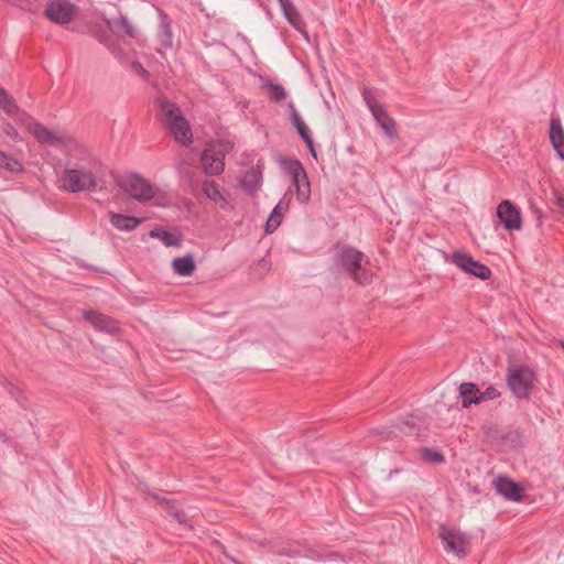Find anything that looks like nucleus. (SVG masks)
Wrapping results in <instances>:
<instances>
[{
	"mask_svg": "<svg viewBox=\"0 0 564 564\" xmlns=\"http://www.w3.org/2000/svg\"><path fill=\"white\" fill-rule=\"evenodd\" d=\"M334 248L335 253L332 258L334 267L344 271L360 285H366L371 282L372 273L366 268V264L369 263V259L362 251L339 242H337Z\"/></svg>",
	"mask_w": 564,
	"mask_h": 564,
	"instance_id": "nucleus-1",
	"label": "nucleus"
},
{
	"mask_svg": "<svg viewBox=\"0 0 564 564\" xmlns=\"http://www.w3.org/2000/svg\"><path fill=\"white\" fill-rule=\"evenodd\" d=\"M506 380L508 388L518 399H529L538 381L535 371L522 365L509 367Z\"/></svg>",
	"mask_w": 564,
	"mask_h": 564,
	"instance_id": "nucleus-2",
	"label": "nucleus"
},
{
	"mask_svg": "<svg viewBox=\"0 0 564 564\" xmlns=\"http://www.w3.org/2000/svg\"><path fill=\"white\" fill-rule=\"evenodd\" d=\"M281 164L284 172L291 176L295 187L296 199L305 204L311 198V184L303 164L297 159L282 158Z\"/></svg>",
	"mask_w": 564,
	"mask_h": 564,
	"instance_id": "nucleus-3",
	"label": "nucleus"
},
{
	"mask_svg": "<svg viewBox=\"0 0 564 564\" xmlns=\"http://www.w3.org/2000/svg\"><path fill=\"white\" fill-rule=\"evenodd\" d=\"M61 182L62 188L69 193L93 192L97 186L95 175L82 169H65Z\"/></svg>",
	"mask_w": 564,
	"mask_h": 564,
	"instance_id": "nucleus-4",
	"label": "nucleus"
},
{
	"mask_svg": "<svg viewBox=\"0 0 564 564\" xmlns=\"http://www.w3.org/2000/svg\"><path fill=\"white\" fill-rule=\"evenodd\" d=\"M118 185L138 202H148L154 197V187L140 174L131 173L123 177Z\"/></svg>",
	"mask_w": 564,
	"mask_h": 564,
	"instance_id": "nucleus-5",
	"label": "nucleus"
},
{
	"mask_svg": "<svg viewBox=\"0 0 564 564\" xmlns=\"http://www.w3.org/2000/svg\"><path fill=\"white\" fill-rule=\"evenodd\" d=\"M362 97L369 110L371 111L373 119L384 131V133L390 138H398L397 122L392 117L389 116L386 107L382 104L376 101L369 95L368 90L362 93Z\"/></svg>",
	"mask_w": 564,
	"mask_h": 564,
	"instance_id": "nucleus-6",
	"label": "nucleus"
},
{
	"mask_svg": "<svg viewBox=\"0 0 564 564\" xmlns=\"http://www.w3.org/2000/svg\"><path fill=\"white\" fill-rule=\"evenodd\" d=\"M452 262L463 272L468 273L482 281L490 279L491 270L488 265L476 261L473 257L464 251L455 250L452 254Z\"/></svg>",
	"mask_w": 564,
	"mask_h": 564,
	"instance_id": "nucleus-7",
	"label": "nucleus"
},
{
	"mask_svg": "<svg viewBox=\"0 0 564 564\" xmlns=\"http://www.w3.org/2000/svg\"><path fill=\"white\" fill-rule=\"evenodd\" d=\"M223 150L206 149L202 153L203 170L207 175H219L225 169V152L232 149L230 142L220 143Z\"/></svg>",
	"mask_w": 564,
	"mask_h": 564,
	"instance_id": "nucleus-8",
	"label": "nucleus"
},
{
	"mask_svg": "<svg viewBox=\"0 0 564 564\" xmlns=\"http://www.w3.org/2000/svg\"><path fill=\"white\" fill-rule=\"evenodd\" d=\"M440 536L447 552L455 553L459 558L468 554L470 539L467 534L443 528Z\"/></svg>",
	"mask_w": 564,
	"mask_h": 564,
	"instance_id": "nucleus-9",
	"label": "nucleus"
},
{
	"mask_svg": "<svg viewBox=\"0 0 564 564\" xmlns=\"http://www.w3.org/2000/svg\"><path fill=\"white\" fill-rule=\"evenodd\" d=\"M496 214L507 231L521 229L522 216L520 209L510 200H502L498 205Z\"/></svg>",
	"mask_w": 564,
	"mask_h": 564,
	"instance_id": "nucleus-10",
	"label": "nucleus"
},
{
	"mask_svg": "<svg viewBox=\"0 0 564 564\" xmlns=\"http://www.w3.org/2000/svg\"><path fill=\"white\" fill-rule=\"evenodd\" d=\"M76 13V7L68 1L48 2L44 15L57 24H67L73 21Z\"/></svg>",
	"mask_w": 564,
	"mask_h": 564,
	"instance_id": "nucleus-11",
	"label": "nucleus"
},
{
	"mask_svg": "<svg viewBox=\"0 0 564 564\" xmlns=\"http://www.w3.org/2000/svg\"><path fill=\"white\" fill-rule=\"evenodd\" d=\"M84 319L101 333L115 335L120 332L119 322L110 316L101 314L97 311L89 310L84 313Z\"/></svg>",
	"mask_w": 564,
	"mask_h": 564,
	"instance_id": "nucleus-12",
	"label": "nucleus"
},
{
	"mask_svg": "<svg viewBox=\"0 0 564 564\" xmlns=\"http://www.w3.org/2000/svg\"><path fill=\"white\" fill-rule=\"evenodd\" d=\"M109 30L119 37L122 39H135L137 28L128 19L127 15L120 13L118 18L104 19Z\"/></svg>",
	"mask_w": 564,
	"mask_h": 564,
	"instance_id": "nucleus-13",
	"label": "nucleus"
},
{
	"mask_svg": "<svg viewBox=\"0 0 564 564\" xmlns=\"http://www.w3.org/2000/svg\"><path fill=\"white\" fill-rule=\"evenodd\" d=\"M494 485L497 492L510 501L519 502L523 499V487L509 477L499 476Z\"/></svg>",
	"mask_w": 564,
	"mask_h": 564,
	"instance_id": "nucleus-14",
	"label": "nucleus"
},
{
	"mask_svg": "<svg viewBox=\"0 0 564 564\" xmlns=\"http://www.w3.org/2000/svg\"><path fill=\"white\" fill-rule=\"evenodd\" d=\"M398 429L406 435L423 437L427 434L429 425L423 417L411 414L400 420Z\"/></svg>",
	"mask_w": 564,
	"mask_h": 564,
	"instance_id": "nucleus-15",
	"label": "nucleus"
},
{
	"mask_svg": "<svg viewBox=\"0 0 564 564\" xmlns=\"http://www.w3.org/2000/svg\"><path fill=\"white\" fill-rule=\"evenodd\" d=\"M166 128L172 133L174 140L188 147L193 142V132L189 126V122L185 118V116L178 118L174 122H167Z\"/></svg>",
	"mask_w": 564,
	"mask_h": 564,
	"instance_id": "nucleus-16",
	"label": "nucleus"
},
{
	"mask_svg": "<svg viewBox=\"0 0 564 564\" xmlns=\"http://www.w3.org/2000/svg\"><path fill=\"white\" fill-rule=\"evenodd\" d=\"M160 23L156 31V40L163 50H171L173 47V32L171 28V19L162 9H158Z\"/></svg>",
	"mask_w": 564,
	"mask_h": 564,
	"instance_id": "nucleus-17",
	"label": "nucleus"
},
{
	"mask_svg": "<svg viewBox=\"0 0 564 564\" xmlns=\"http://www.w3.org/2000/svg\"><path fill=\"white\" fill-rule=\"evenodd\" d=\"M156 105L159 107L161 120L165 127L167 126V122H174L184 116L178 105L169 100L164 96L156 99Z\"/></svg>",
	"mask_w": 564,
	"mask_h": 564,
	"instance_id": "nucleus-18",
	"label": "nucleus"
},
{
	"mask_svg": "<svg viewBox=\"0 0 564 564\" xmlns=\"http://www.w3.org/2000/svg\"><path fill=\"white\" fill-rule=\"evenodd\" d=\"M549 134L553 149L558 154V156L564 160V129L560 118H551Z\"/></svg>",
	"mask_w": 564,
	"mask_h": 564,
	"instance_id": "nucleus-19",
	"label": "nucleus"
},
{
	"mask_svg": "<svg viewBox=\"0 0 564 564\" xmlns=\"http://www.w3.org/2000/svg\"><path fill=\"white\" fill-rule=\"evenodd\" d=\"M112 32L109 30V28H95L91 31V35L102 45H105L115 56L119 57L122 53V48L117 43L115 37L111 34Z\"/></svg>",
	"mask_w": 564,
	"mask_h": 564,
	"instance_id": "nucleus-20",
	"label": "nucleus"
},
{
	"mask_svg": "<svg viewBox=\"0 0 564 564\" xmlns=\"http://www.w3.org/2000/svg\"><path fill=\"white\" fill-rule=\"evenodd\" d=\"M459 395L462 397V406L467 409L471 404L481 403V391L474 382H463L459 388Z\"/></svg>",
	"mask_w": 564,
	"mask_h": 564,
	"instance_id": "nucleus-21",
	"label": "nucleus"
},
{
	"mask_svg": "<svg viewBox=\"0 0 564 564\" xmlns=\"http://www.w3.org/2000/svg\"><path fill=\"white\" fill-rule=\"evenodd\" d=\"M142 223L141 218L118 213H110V224L121 231H132Z\"/></svg>",
	"mask_w": 564,
	"mask_h": 564,
	"instance_id": "nucleus-22",
	"label": "nucleus"
},
{
	"mask_svg": "<svg viewBox=\"0 0 564 564\" xmlns=\"http://www.w3.org/2000/svg\"><path fill=\"white\" fill-rule=\"evenodd\" d=\"M172 268L181 276L192 275L196 269L193 254L188 253L184 257L174 258L172 260Z\"/></svg>",
	"mask_w": 564,
	"mask_h": 564,
	"instance_id": "nucleus-23",
	"label": "nucleus"
},
{
	"mask_svg": "<svg viewBox=\"0 0 564 564\" xmlns=\"http://www.w3.org/2000/svg\"><path fill=\"white\" fill-rule=\"evenodd\" d=\"M149 236L161 240L166 247H181L183 237L181 234L174 235L164 227H156L150 230Z\"/></svg>",
	"mask_w": 564,
	"mask_h": 564,
	"instance_id": "nucleus-24",
	"label": "nucleus"
},
{
	"mask_svg": "<svg viewBox=\"0 0 564 564\" xmlns=\"http://www.w3.org/2000/svg\"><path fill=\"white\" fill-rule=\"evenodd\" d=\"M29 123L28 128L32 135L40 142L41 144H47L52 138V130H48L39 121L34 120L32 117H28Z\"/></svg>",
	"mask_w": 564,
	"mask_h": 564,
	"instance_id": "nucleus-25",
	"label": "nucleus"
},
{
	"mask_svg": "<svg viewBox=\"0 0 564 564\" xmlns=\"http://www.w3.org/2000/svg\"><path fill=\"white\" fill-rule=\"evenodd\" d=\"M288 107H289L290 120H291L293 127L296 129L301 139L303 141H306V139L312 137L308 127L302 120L301 116L299 115V112L295 109V106L292 102H290Z\"/></svg>",
	"mask_w": 564,
	"mask_h": 564,
	"instance_id": "nucleus-26",
	"label": "nucleus"
},
{
	"mask_svg": "<svg viewBox=\"0 0 564 564\" xmlns=\"http://www.w3.org/2000/svg\"><path fill=\"white\" fill-rule=\"evenodd\" d=\"M261 178H262L261 172L259 170L252 167V169L246 171V173L243 174V176L240 181L241 187L247 189L248 192H254L256 189L259 188Z\"/></svg>",
	"mask_w": 564,
	"mask_h": 564,
	"instance_id": "nucleus-27",
	"label": "nucleus"
},
{
	"mask_svg": "<svg viewBox=\"0 0 564 564\" xmlns=\"http://www.w3.org/2000/svg\"><path fill=\"white\" fill-rule=\"evenodd\" d=\"M0 167L11 173H21L24 171L22 163L12 155L0 150Z\"/></svg>",
	"mask_w": 564,
	"mask_h": 564,
	"instance_id": "nucleus-28",
	"label": "nucleus"
},
{
	"mask_svg": "<svg viewBox=\"0 0 564 564\" xmlns=\"http://www.w3.org/2000/svg\"><path fill=\"white\" fill-rule=\"evenodd\" d=\"M282 12L286 21L296 30H301L304 26L303 18L292 2L283 7Z\"/></svg>",
	"mask_w": 564,
	"mask_h": 564,
	"instance_id": "nucleus-29",
	"label": "nucleus"
},
{
	"mask_svg": "<svg viewBox=\"0 0 564 564\" xmlns=\"http://www.w3.org/2000/svg\"><path fill=\"white\" fill-rule=\"evenodd\" d=\"M268 88V98L273 102H281L286 98V91L281 84L268 80L265 83Z\"/></svg>",
	"mask_w": 564,
	"mask_h": 564,
	"instance_id": "nucleus-30",
	"label": "nucleus"
},
{
	"mask_svg": "<svg viewBox=\"0 0 564 564\" xmlns=\"http://www.w3.org/2000/svg\"><path fill=\"white\" fill-rule=\"evenodd\" d=\"M202 189L204 194L212 200L216 202L218 198L224 199L220 194L219 186L215 181L206 180L203 182Z\"/></svg>",
	"mask_w": 564,
	"mask_h": 564,
	"instance_id": "nucleus-31",
	"label": "nucleus"
},
{
	"mask_svg": "<svg viewBox=\"0 0 564 564\" xmlns=\"http://www.w3.org/2000/svg\"><path fill=\"white\" fill-rule=\"evenodd\" d=\"M421 456L424 460L434 463V464H442L445 462V456L443 453L435 451L430 447H422L420 449Z\"/></svg>",
	"mask_w": 564,
	"mask_h": 564,
	"instance_id": "nucleus-32",
	"label": "nucleus"
},
{
	"mask_svg": "<svg viewBox=\"0 0 564 564\" xmlns=\"http://www.w3.org/2000/svg\"><path fill=\"white\" fill-rule=\"evenodd\" d=\"M0 107L8 113H13L19 108L15 100L3 88L0 89Z\"/></svg>",
	"mask_w": 564,
	"mask_h": 564,
	"instance_id": "nucleus-33",
	"label": "nucleus"
},
{
	"mask_svg": "<svg viewBox=\"0 0 564 564\" xmlns=\"http://www.w3.org/2000/svg\"><path fill=\"white\" fill-rule=\"evenodd\" d=\"M549 202L556 208V210L564 216V193L553 188Z\"/></svg>",
	"mask_w": 564,
	"mask_h": 564,
	"instance_id": "nucleus-34",
	"label": "nucleus"
},
{
	"mask_svg": "<svg viewBox=\"0 0 564 564\" xmlns=\"http://www.w3.org/2000/svg\"><path fill=\"white\" fill-rule=\"evenodd\" d=\"M292 196L289 193H285L280 202L275 205L271 214L282 218L283 214L288 212Z\"/></svg>",
	"mask_w": 564,
	"mask_h": 564,
	"instance_id": "nucleus-35",
	"label": "nucleus"
},
{
	"mask_svg": "<svg viewBox=\"0 0 564 564\" xmlns=\"http://www.w3.org/2000/svg\"><path fill=\"white\" fill-rule=\"evenodd\" d=\"M0 383L3 388L7 389V391L9 392V394L12 397V398H18L19 394H20V389L14 386L11 381H9L8 378L6 377H0Z\"/></svg>",
	"mask_w": 564,
	"mask_h": 564,
	"instance_id": "nucleus-36",
	"label": "nucleus"
},
{
	"mask_svg": "<svg viewBox=\"0 0 564 564\" xmlns=\"http://www.w3.org/2000/svg\"><path fill=\"white\" fill-rule=\"evenodd\" d=\"M171 517L181 525L187 527L191 530L193 529V525L189 523L187 516L184 511L175 510L174 512H171Z\"/></svg>",
	"mask_w": 564,
	"mask_h": 564,
	"instance_id": "nucleus-37",
	"label": "nucleus"
},
{
	"mask_svg": "<svg viewBox=\"0 0 564 564\" xmlns=\"http://www.w3.org/2000/svg\"><path fill=\"white\" fill-rule=\"evenodd\" d=\"M281 220H282V218L270 214V216L265 223V232H268V234L273 232L281 225Z\"/></svg>",
	"mask_w": 564,
	"mask_h": 564,
	"instance_id": "nucleus-38",
	"label": "nucleus"
},
{
	"mask_svg": "<svg viewBox=\"0 0 564 564\" xmlns=\"http://www.w3.org/2000/svg\"><path fill=\"white\" fill-rule=\"evenodd\" d=\"M500 392L492 386L488 387L485 391H481V402L486 400H495L500 397Z\"/></svg>",
	"mask_w": 564,
	"mask_h": 564,
	"instance_id": "nucleus-39",
	"label": "nucleus"
},
{
	"mask_svg": "<svg viewBox=\"0 0 564 564\" xmlns=\"http://www.w3.org/2000/svg\"><path fill=\"white\" fill-rule=\"evenodd\" d=\"M67 141V138L62 134V133H58L56 131H52V138L50 140V142H47L48 145H56V144H64L66 143Z\"/></svg>",
	"mask_w": 564,
	"mask_h": 564,
	"instance_id": "nucleus-40",
	"label": "nucleus"
},
{
	"mask_svg": "<svg viewBox=\"0 0 564 564\" xmlns=\"http://www.w3.org/2000/svg\"><path fill=\"white\" fill-rule=\"evenodd\" d=\"M161 506L165 509L166 513L171 516V512H174L176 509L175 501L172 499H162Z\"/></svg>",
	"mask_w": 564,
	"mask_h": 564,
	"instance_id": "nucleus-41",
	"label": "nucleus"
},
{
	"mask_svg": "<svg viewBox=\"0 0 564 564\" xmlns=\"http://www.w3.org/2000/svg\"><path fill=\"white\" fill-rule=\"evenodd\" d=\"M530 208L536 217L538 226H541L544 217L542 210L533 202L530 203Z\"/></svg>",
	"mask_w": 564,
	"mask_h": 564,
	"instance_id": "nucleus-42",
	"label": "nucleus"
},
{
	"mask_svg": "<svg viewBox=\"0 0 564 564\" xmlns=\"http://www.w3.org/2000/svg\"><path fill=\"white\" fill-rule=\"evenodd\" d=\"M4 133L10 137L12 140H18L19 139V133H18V130L10 123H8L4 129H3Z\"/></svg>",
	"mask_w": 564,
	"mask_h": 564,
	"instance_id": "nucleus-43",
	"label": "nucleus"
},
{
	"mask_svg": "<svg viewBox=\"0 0 564 564\" xmlns=\"http://www.w3.org/2000/svg\"><path fill=\"white\" fill-rule=\"evenodd\" d=\"M304 143L306 144L308 151H310V154L313 156V158H317V154H316V150H315V147H314V142H313V138H308L306 139V141H304Z\"/></svg>",
	"mask_w": 564,
	"mask_h": 564,
	"instance_id": "nucleus-44",
	"label": "nucleus"
},
{
	"mask_svg": "<svg viewBox=\"0 0 564 564\" xmlns=\"http://www.w3.org/2000/svg\"><path fill=\"white\" fill-rule=\"evenodd\" d=\"M372 434H378V435H382V437L384 440H389L391 437V434H392V431L388 430V429H382V430H373L371 432Z\"/></svg>",
	"mask_w": 564,
	"mask_h": 564,
	"instance_id": "nucleus-45",
	"label": "nucleus"
},
{
	"mask_svg": "<svg viewBox=\"0 0 564 564\" xmlns=\"http://www.w3.org/2000/svg\"><path fill=\"white\" fill-rule=\"evenodd\" d=\"M214 543H215V545L217 546V549L221 552V554H223L224 556H226V557H227L228 560H230V561H231V558H234L232 556H230V555L227 553L226 546H225L221 542H219V541H217V540H216Z\"/></svg>",
	"mask_w": 564,
	"mask_h": 564,
	"instance_id": "nucleus-46",
	"label": "nucleus"
},
{
	"mask_svg": "<svg viewBox=\"0 0 564 564\" xmlns=\"http://www.w3.org/2000/svg\"><path fill=\"white\" fill-rule=\"evenodd\" d=\"M145 492L149 496H151L154 500H156L160 505H161V500L165 499L164 497L160 496L159 494L150 491L148 488H147Z\"/></svg>",
	"mask_w": 564,
	"mask_h": 564,
	"instance_id": "nucleus-47",
	"label": "nucleus"
},
{
	"mask_svg": "<svg viewBox=\"0 0 564 564\" xmlns=\"http://www.w3.org/2000/svg\"><path fill=\"white\" fill-rule=\"evenodd\" d=\"M258 267H260L261 269H263L265 271L270 270V263L264 258L259 261Z\"/></svg>",
	"mask_w": 564,
	"mask_h": 564,
	"instance_id": "nucleus-48",
	"label": "nucleus"
},
{
	"mask_svg": "<svg viewBox=\"0 0 564 564\" xmlns=\"http://www.w3.org/2000/svg\"><path fill=\"white\" fill-rule=\"evenodd\" d=\"M281 9L285 6H289L291 3L290 0H278Z\"/></svg>",
	"mask_w": 564,
	"mask_h": 564,
	"instance_id": "nucleus-49",
	"label": "nucleus"
},
{
	"mask_svg": "<svg viewBox=\"0 0 564 564\" xmlns=\"http://www.w3.org/2000/svg\"><path fill=\"white\" fill-rule=\"evenodd\" d=\"M281 9L285 6H289L291 3L290 0H278Z\"/></svg>",
	"mask_w": 564,
	"mask_h": 564,
	"instance_id": "nucleus-50",
	"label": "nucleus"
},
{
	"mask_svg": "<svg viewBox=\"0 0 564 564\" xmlns=\"http://www.w3.org/2000/svg\"><path fill=\"white\" fill-rule=\"evenodd\" d=\"M0 440H1V441H4V442H6V441H8V435H7V433H6V432H3L2 430H0Z\"/></svg>",
	"mask_w": 564,
	"mask_h": 564,
	"instance_id": "nucleus-51",
	"label": "nucleus"
},
{
	"mask_svg": "<svg viewBox=\"0 0 564 564\" xmlns=\"http://www.w3.org/2000/svg\"><path fill=\"white\" fill-rule=\"evenodd\" d=\"M137 66H138V72H140L142 74H148V72L143 68V66L140 63H137Z\"/></svg>",
	"mask_w": 564,
	"mask_h": 564,
	"instance_id": "nucleus-52",
	"label": "nucleus"
},
{
	"mask_svg": "<svg viewBox=\"0 0 564 564\" xmlns=\"http://www.w3.org/2000/svg\"><path fill=\"white\" fill-rule=\"evenodd\" d=\"M560 346H561V347H562V349L564 350V340H562V341L560 343Z\"/></svg>",
	"mask_w": 564,
	"mask_h": 564,
	"instance_id": "nucleus-53",
	"label": "nucleus"
}]
</instances>
